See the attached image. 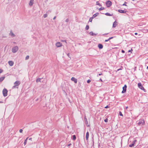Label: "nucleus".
<instances>
[{
  "label": "nucleus",
  "instance_id": "nucleus-7",
  "mask_svg": "<svg viewBox=\"0 0 148 148\" xmlns=\"http://www.w3.org/2000/svg\"><path fill=\"white\" fill-rule=\"evenodd\" d=\"M71 80L74 82L75 83H77V79L74 77H73L71 78Z\"/></svg>",
  "mask_w": 148,
  "mask_h": 148
},
{
  "label": "nucleus",
  "instance_id": "nucleus-51",
  "mask_svg": "<svg viewBox=\"0 0 148 148\" xmlns=\"http://www.w3.org/2000/svg\"><path fill=\"white\" fill-rule=\"evenodd\" d=\"M99 80H100V81H101V82H102V81H102V79H101V78H100V79H99Z\"/></svg>",
  "mask_w": 148,
  "mask_h": 148
},
{
  "label": "nucleus",
  "instance_id": "nucleus-53",
  "mask_svg": "<svg viewBox=\"0 0 148 148\" xmlns=\"http://www.w3.org/2000/svg\"><path fill=\"white\" fill-rule=\"evenodd\" d=\"M32 139V138H30L29 139V140H31Z\"/></svg>",
  "mask_w": 148,
  "mask_h": 148
},
{
  "label": "nucleus",
  "instance_id": "nucleus-58",
  "mask_svg": "<svg viewBox=\"0 0 148 148\" xmlns=\"http://www.w3.org/2000/svg\"><path fill=\"white\" fill-rule=\"evenodd\" d=\"M147 69H148V66L147 67Z\"/></svg>",
  "mask_w": 148,
  "mask_h": 148
},
{
  "label": "nucleus",
  "instance_id": "nucleus-17",
  "mask_svg": "<svg viewBox=\"0 0 148 148\" xmlns=\"http://www.w3.org/2000/svg\"><path fill=\"white\" fill-rule=\"evenodd\" d=\"M98 47L99 49H102L103 48V46L101 44H99L98 45Z\"/></svg>",
  "mask_w": 148,
  "mask_h": 148
},
{
  "label": "nucleus",
  "instance_id": "nucleus-3",
  "mask_svg": "<svg viewBox=\"0 0 148 148\" xmlns=\"http://www.w3.org/2000/svg\"><path fill=\"white\" fill-rule=\"evenodd\" d=\"M8 91L6 89L4 88L3 90V95L4 97H5L7 95Z\"/></svg>",
  "mask_w": 148,
  "mask_h": 148
},
{
  "label": "nucleus",
  "instance_id": "nucleus-27",
  "mask_svg": "<svg viewBox=\"0 0 148 148\" xmlns=\"http://www.w3.org/2000/svg\"><path fill=\"white\" fill-rule=\"evenodd\" d=\"M28 138H27L24 141V144L25 145L26 144V143H27V140Z\"/></svg>",
  "mask_w": 148,
  "mask_h": 148
},
{
  "label": "nucleus",
  "instance_id": "nucleus-38",
  "mask_svg": "<svg viewBox=\"0 0 148 148\" xmlns=\"http://www.w3.org/2000/svg\"><path fill=\"white\" fill-rule=\"evenodd\" d=\"M3 70L1 69H0V73H2L3 72Z\"/></svg>",
  "mask_w": 148,
  "mask_h": 148
},
{
  "label": "nucleus",
  "instance_id": "nucleus-32",
  "mask_svg": "<svg viewBox=\"0 0 148 148\" xmlns=\"http://www.w3.org/2000/svg\"><path fill=\"white\" fill-rule=\"evenodd\" d=\"M92 18H93L92 17L90 18L89 19V21L90 22H91L92 21Z\"/></svg>",
  "mask_w": 148,
  "mask_h": 148
},
{
  "label": "nucleus",
  "instance_id": "nucleus-25",
  "mask_svg": "<svg viewBox=\"0 0 148 148\" xmlns=\"http://www.w3.org/2000/svg\"><path fill=\"white\" fill-rule=\"evenodd\" d=\"M105 9L103 7H101L100 8L99 10V11H101V10H103Z\"/></svg>",
  "mask_w": 148,
  "mask_h": 148
},
{
  "label": "nucleus",
  "instance_id": "nucleus-33",
  "mask_svg": "<svg viewBox=\"0 0 148 148\" xmlns=\"http://www.w3.org/2000/svg\"><path fill=\"white\" fill-rule=\"evenodd\" d=\"M61 41L62 42H65L66 43H67V42H66V41L65 40H61Z\"/></svg>",
  "mask_w": 148,
  "mask_h": 148
},
{
  "label": "nucleus",
  "instance_id": "nucleus-21",
  "mask_svg": "<svg viewBox=\"0 0 148 148\" xmlns=\"http://www.w3.org/2000/svg\"><path fill=\"white\" fill-rule=\"evenodd\" d=\"M98 13H96L95 14H94L92 16V18H94L96 17L97 16L98 14Z\"/></svg>",
  "mask_w": 148,
  "mask_h": 148
},
{
  "label": "nucleus",
  "instance_id": "nucleus-55",
  "mask_svg": "<svg viewBox=\"0 0 148 148\" xmlns=\"http://www.w3.org/2000/svg\"><path fill=\"white\" fill-rule=\"evenodd\" d=\"M128 108V107L127 106V107H125V108H126V109H127V108Z\"/></svg>",
  "mask_w": 148,
  "mask_h": 148
},
{
  "label": "nucleus",
  "instance_id": "nucleus-12",
  "mask_svg": "<svg viewBox=\"0 0 148 148\" xmlns=\"http://www.w3.org/2000/svg\"><path fill=\"white\" fill-rule=\"evenodd\" d=\"M117 25V22L116 21H115L113 24V27H115Z\"/></svg>",
  "mask_w": 148,
  "mask_h": 148
},
{
  "label": "nucleus",
  "instance_id": "nucleus-18",
  "mask_svg": "<svg viewBox=\"0 0 148 148\" xmlns=\"http://www.w3.org/2000/svg\"><path fill=\"white\" fill-rule=\"evenodd\" d=\"M89 34L90 36H95L97 35V34L94 33L92 32H90L89 33Z\"/></svg>",
  "mask_w": 148,
  "mask_h": 148
},
{
  "label": "nucleus",
  "instance_id": "nucleus-52",
  "mask_svg": "<svg viewBox=\"0 0 148 148\" xmlns=\"http://www.w3.org/2000/svg\"><path fill=\"white\" fill-rule=\"evenodd\" d=\"M108 34V33L105 34H103V35H106Z\"/></svg>",
  "mask_w": 148,
  "mask_h": 148
},
{
  "label": "nucleus",
  "instance_id": "nucleus-19",
  "mask_svg": "<svg viewBox=\"0 0 148 148\" xmlns=\"http://www.w3.org/2000/svg\"><path fill=\"white\" fill-rule=\"evenodd\" d=\"M41 79L40 78H38L36 79V82H41Z\"/></svg>",
  "mask_w": 148,
  "mask_h": 148
},
{
  "label": "nucleus",
  "instance_id": "nucleus-23",
  "mask_svg": "<svg viewBox=\"0 0 148 148\" xmlns=\"http://www.w3.org/2000/svg\"><path fill=\"white\" fill-rule=\"evenodd\" d=\"M96 5H98L100 6H101V5L98 1L96 2Z\"/></svg>",
  "mask_w": 148,
  "mask_h": 148
},
{
  "label": "nucleus",
  "instance_id": "nucleus-37",
  "mask_svg": "<svg viewBox=\"0 0 148 148\" xmlns=\"http://www.w3.org/2000/svg\"><path fill=\"white\" fill-rule=\"evenodd\" d=\"M108 121V119H106L104 120V121L106 122H107Z\"/></svg>",
  "mask_w": 148,
  "mask_h": 148
},
{
  "label": "nucleus",
  "instance_id": "nucleus-41",
  "mask_svg": "<svg viewBox=\"0 0 148 148\" xmlns=\"http://www.w3.org/2000/svg\"><path fill=\"white\" fill-rule=\"evenodd\" d=\"M113 38V37H110L108 39L109 40H110L112 38Z\"/></svg>",
  "mask_w": 148,
  "mask_h": 148
},
{
  "label": "nucleus",
  "instance_id": "nucleus-15",
  "mask_svg": "<svg viewBox=\"0 0 148 148\" xmlns=\"http://www.w3.org/2000/svg\"><path fill=\"white\" fill-rule=\"evenodd\" d=\"M118 12L120 13H125L126 12V11L122 10H118Z\"/></svg>",
  "mask_w": 148,
  "mask_h": 148
},
{
  "label": "nucleus",
  "instance_id": "nucleus-54",
  "mask_svg": "<svg viewBox=\"0 0 148 148\" xmlns=\"http://www.w3.org/2000/svg\"><path fill=\"white\" fill-rule=\"evenodd\" d=\"M135 35H137V33H135Z\"/></svg>",
  "mask_w": 148,
  "mask_h": 148
},
{
  "label": "nucleus",
  "instance_id": "nucleus-35",
  "mask_svg": "<svg viewBox=\"0 0 148 148\" xmlns=\"http://www.w3.org/2000/svg\"><path fill=\"white\" fill-rule=\"evenodd\" d=\"M69 21V19L68 18L66 19L65 20V22H68Z\"/></svg>",
  "mask_w": 148,
  "mask_h": 148
},
{
  "label": "nucleus",
  "instance_id": "nucleus-8",
  "mask_svg": "<svg viewBox=\"0 0 148 148\" xmlns=\"http://www.w3.org/2000/svg\"><path fill=\"white\" fill-rule=\"evenodd\" d=\"M127 86L126 85H125L123 87V90L122 92V93H124L125 92L126 90Z\"/></svg>",
  "mask_w": 148,
  "mask_h": 148
},
{
  "label": "nucleus",
  "instance_id": "nucleus-34",
  "mask_svg": "<svg viewBox=\"0 0 148 148\" xmlns=\"http://www.w3.org/2000/svg\"><path fill=\"white\" fill-rule=\"evenodd\" d=\"M91 82V81L90 79H88L87 81V82L88 83H89L90 82Z\"/></svg>",
  "mask_w": 148,
  "mask_h": 148
},
{
  "label": "nucleus",
  "instance_id": "nucleus-47",
  "mask_svg": "<svg viewBox=\"0 0 148 148\" xmlns=\"http://www.w3.org/2000/svg\"><path fill=\"white\" fill-rule=\"evenodd\" d=\"M122 53H125V51L123 50H122Z\"/></svg>",
  "mask_w": 148,
  "mask_h": 148
},
{
  "label": "nucleus",
  "instance_id": "nucleus-30",
  "mask_svg": "<svg viewBox=\"0 0 148 148\" xmlns=\"http://www.w3.org/2000/svg\"><path fill=\"white\" fill-rule=\"evenodd\" d=\"M29 56H27L25 57V60H28L29 58Z\"/></svg>",
  "mask_w": 148,
  "mask_h": 148
},
{
  "label": "nucleus",
  "instance_id": "nucleus-40",
  "mask_svg": "<svg viewBox=\"0 0 148 148\" xmlns=\"http://www.w3.org/2000/svg\"><path fill=\"white\" fill-rule=\"evenodd\" d=\"M16 86L15 85L13 87H12V88H15L16 87Z\"/></svg>",
  "mask_w": 148,
  "mask_h": 148
},
{
  "label": "nucleus",
  "instance_id": "nucleus-42",
  "mask_svg": "<svg viewBox=\"0 0 148 148\" xmlns=\"http://www.w3.org/2000/svg\"><path fill=\"white\" fill-rule=\"evenodd\" d=\"M102 75V73H99V74L97 76V77H98V75Z\"/></svg>",
  "mask_w": 148,
  "mask_h": 148
},
{
  "label": "nucleus",
  "instance_id": "nucleus-4",
  "mask_svg": "<svg viewBox=\"0 0 148 148\" xmlns=\"http://www.w3.org/2000/svg\"><path fill=\"white\" fill-rule=\"evenodd\" d=\"M106 4L108 7H109L111 5L112 3L110 1H108L106 2Z\"/></svg>",
  "mask_w": 148,
  "mask_h": 148
},
{
  "label": "nucleus",
  "instance_id": "nucleus-45",
  "mask_svg": "<svg viewBox=\"0 0 148 148\" xmlns=\"http://www.w3.org/2000/svg\"><path fill=\"white\" fill-rule=\"evenodd\" d=\"M109 39H108V40H105V42H107L108 41H109Z\"/></svg>",
  "mask_w": 148,
  "mask_h": 148
},
{
  "label": "nucleus",
  "instance_id": "nucleus-14",
  "mask_svg": "<svg viewBox=\"0 0 148 148\" xmlns=\"http://www.w3.org/2000/svg\"><path fill=\"white\" fill-rule=\"evenodd\" d=\"M8 63L11 66H12L13 65L14 62L12 61H8Z\"/></svg>",
  "mask_w": 148,
  "mask_h": 148
},
{
  "label": "nucleus",
  "instance_id": "nucleus-6",
  "mask_svg": "<svg viewBox=\"0 0 148 148\" xmlns=\"http://www.w3.org/2000/svg\"><path fill=\"white\" fill-rule=\"evenodd\" d=\"M138 87L141 90H144V88L140 83H139L138 84Z\"/></svg>",
  "mask_w": 148,
  "mask_h": 148
},
{
  "label": "nucleus",
  "instance_id": "nucleus-48",
  "mask_svg": "<svg viewBox=\"0 0 148 148\" xmlns=\"http://www.w3.org/2000/svg\"><path fill=\"white\" fill-rule=\"evenodd\" d=\"M56 18V16H54V17H53V20H55V19Z\"/></svg>",
  "mask_w": 148,
  "mask_h": 148
},
{
  "label": "nucleus",
  "instance_id": "nucleus-50",
  "mask_svg": "<svg viewBox=\"0 0 148 148\" xmlns=\"http://www.w3.org/2000/svg\"><path fill=\"white\" fill-rule=\"evenodd\" d=\"M67 55L68 56V57H69V53H68L67 54Z\"/></svg>",
  "mask_w": 148,
  "mask_h": 148
},
{
  "label": "nucleus",
  "instance_id": "nucleus-44",
  "mask_svg": "<svg viewBox=\"0 0 148 148\" xmlns=\"http://www.w3.org/2000/svg\"><path fill=\"white\" fill-rule=\"evenodd\" d=\"M132 50L131 49V50H129L128 51V52H131V51H132Z\"/></svg>",
  "mask_w": 148,
  "mask_h": 148
},
{
  "label": "nucleus",
  "instance_id": "nucleus-9",
  "mask_svg": "<svg viewBox=\"0 0 148 148\" xmlns=\"http://www.w3.org/2000/svg\"><path fill=\"white\" fill-rule=\"evenodd\" d=\"M136 142V140H134L133 142V143L129 145V146L130 147H132L134 146V144Z\"/></svg>",
  "mask_w": 148,
  "mask_h": 148
},
{
  "label": "nucleus",
  "instance_id": "nucleus-1",
  "mask_svg": "<svg viewBox=\"0 0 148 148\" xmlns=\"http://www.w3.org/2000/svg\"><path fill=\"white\" fill-rule=\"evenodd\" d=\"M18 47L17 46H15L13 47L12 49V51L13 53H15L18 50Z\"/></svg>",
  "mask_w": 148,
  "mask_h": 148
},
{
  "label": "nucleus",
  "instance_id": "nucleus-29",
  "mask_svg": "<svg viewBox=\"0 0 148 148\" xmlns=\"http://www.w3.org/2000/svg\"><path fill=\"white\" fill-rule=\"evenodd\" d=\"M89 28V26L88 25H87L85 29L86 30H88Z\"/></svg>",
  "mask_w": 148,
  "mask_h": 148
},
{
  "label": "nucleus",
  "instance_id": "nucleus-20",
  "mask_svg": "<svg viewBox=\"0 0 148 148\" xmlns=\"http://www.w3.org/2000/svg\"><path fill=\"white\" fill-rule=\"evenodd\" d=\"M5 78V77H2L0 78V82L2 81Z\"/></svg>",
  "mask_w": 148,
  "mask_h": 148
},
{
  "label": "nucleus",
  "instance_id": "nucleus-22",
  "mask_svg": "<svg viewBox=\"0 0 148 148\" xmlns=\"http://www.w3.org/2000/svg\"><path fill=\"white\" fill-rule=\"evenodd\" d=\"M85 122L87 126H88V127L89 126V125L88 124V122L87 120L86 119V120L85 121Z\"/></svg>",
  "mask_w": 148,
  "mask_h": 148
},
{
  "label": "nucleus",
  "instance_id": "nucleus-36",
  "mask_svg": "<svg viewBox=\"0 0 148 148\" xmlns=\"http://www.w3.org/2000/svg\"><path fill=\"white\" fill-rule=\"evenodd\" d=\"M22 132H23V130L21 129L20 130H19V132L20 133H22Z\"/></svg>",
  "mask_w": 148,
  "mask_h": 148
},
{
  "label": "nucleus",
  "instance_id": "nucleus-24",
  "mask_svg": "<svg viewBox=\"0 0 148 148\" xmlns=\"http://www.w3.org/2000/svg\"><path fill=\"white\" fill-rule=\"evenodd\" d=\"M76 139V137L75 135H73V140H75Z\"/></svg>",
  "mask_w": 148,
  "mask_h": 148
},
{
  "label": "nucleus",
  "instance_id": "nucleus-46",
  "mask_svg": "<svg viewBox=\"0 0 148 148\" xmlns=\"http://www.w3.org/2000/svg\"><path fill=\"white\" fill-rule=\"evenodd\" d=\"M101 85H101V84H100L99 86H97V87H101Z\"/></svg>",
  "mask_w": 148,
  "mask_h": 148
},
{
  "label": "nucleus",
  "instance_id": "nucleus-16",
  "mask_svg": "<svg viewBox=\"0 0 148 148\" xmlns=\"http://www.w3.org/2000/svg\"><path fill=\"white\" fill-rule=\"evenodd\" d=\"M89 136V133L88 132H87L86 134V140H88Z\"/></svg>",
  "mask_w": 148,
  "mask_h": 148
},
{
  "label": "nucleus",
  "instance_id": "nucleus-13",
  "mask_svg": "<svg viewBox=\"0 0 148 148\" xmlns=\"http://www.w3.org/2000/svg\"><path fill=\"white\" fill-rule=\"evenodd\" d=\"M34 0H30L29 3V5L30 6L32 5L34 3Z\"/></svg>",
  "mask_w": 148,
  "mask_h": 148
},
{
  "label": "nucleus",
  "instance_id": "nucleus-39",
  "mask_svg": "<svg viewBox=\"0 0 148 148\" xmlns=\"http://www.w3.org/2000/svg\"><path fill=\"white\" fill-rule=\"evenodd\" d=\"M126 2H125L124 3L123 5L127 6V5L126 4Z\"/></svg>",
  "mask_w": 148,
  "mask_h": 148
},
{
  "label": "nucleus",
  "instance_id": "nucleus-57",
  "mask_svg": "<svg viewBox=\"0 0 148 148\" xmlns=\"http://www.w3.org/2000/svg\"><path fill=\"white\" fill-rule=\"evenodd\" d=\"M2 103V102L1 101H0V103Z\"/></svg>",
  "mask_w": 148,
  "mask_h": 148
},
{
  "label": "nucleus",
  "instance_id": "nucleus-2",
  "mask_svg": "<svg viewBox=\"0 0 148 148\" xmlns=\"http://www.w3.org/2000/svg\"><path fill=\"white\" fill-rule=\"evenodd\" d=\"M145 124V121L143 120H140L138 123V125H144Z\"/></svg>",
  "mask_w": 148,
  "mask_h": 148
},
{
  "label": "nucleus",
  "instance_id": "nucleus-11",
  "mask_svg": "<svg viewBox=\"0 0 148 148\" xmlns=\"http://www.w3.org/2000/svg\"><path fill=\"white\" fill-rule=\"evenodd\" d=\"M9 35L12 38L14 37L15 36V34L11 31L10 32V33H9Z\"/></svg>",
  "mask_w": 148,
  "mask_h": 148
},
{
  "label": "nucleus",
  "instance_id": "nucleus-10",
  "mask_svg": "<svg viewBox=\"0 0 148 148\" xmlns=\"http://www.w3.org/2000/svg\"><path fill=\"white\" fill-rule=\"evenodd\" d=\"M20 84V82L19 81H16L14 83V84L16 86H18V85H19Z\"/></svg>",
  "mask_w": 148,
  "mask_h": 148
},
{
  "label": "nucleus",
  "instance_id": "nucleus-28",
  "mask_svg": "<svg viewBox=\"0 0 148 148\" xmlns=\"http://www.w3.org/2000/svg\"><path fill=\"white\" fill-rule=\"evenodd\" d=\"M105 14L106 15L108 16H111L112 15L108 13H106Z\"/></svg>",
  "mask_w": 148,
  "mask_h": 148
},
{
  "label": "nucleus",
  "instance_id": "nucleus-49",
  "mask_svg": "<svg viewBox=\"0 0 148 148\" xmlns=\"http://www.w3.org/2000/svg\"><path fill=\"white\" fill-rule=\"evenodd\" d=\"M71 145V143H70V144H69L68 145V146H69L70 145Z\"/></svg>",
  "mask_w": 148,
  "mask_h": 148
},
{
  "label": "nucleus",
  "instance_id": "nucleus-26",
  "mask_svg": "<svg viewBox=\"0 0 148 148\" xmlns=\"http://www.w3.org/2000/svg\"><path fill=\"white\" fill-rule=\"evenodd\" d=\"M43 16L44 18H46L47 16V14H44L43 15Z\"/></svg>",
  "mask_w": 148,
  "mask_h": 148
},
{
  "label": "nucleus",
  "instance_id": "nucleus-5",
  "mask_svg": "<svg viewBox=\"0 0 148 148\" xmlns=\"http://www.w3.org/2000/svg\"><path fill=\"white\" fill-rule=\"evenodd\" d=\"M62 44L60 42H58L56 43V46L57 47H59L62 46Z\"/></svg>",
  "mask_w": 148,
  "mask_h": 148
},
{
  "label": "nucleus",
  "instance_id": "nucleus-31",
  "mask_svg": "<svg viewBox=\"0 0 148 148\" xmlns=\"http://www.w3.org/2000/svg\"><path fill=\"white\" fill-rule=\"evenodd\" d=\"M119 115L121 116H123V115L122 114L121 112H119Z\"/></svg>",
  "mask_w": 148,
  "mask_h": 148
},
{
  "label": "nucleus",
  "instance_id": "nucleus-56",
  "mask_svg": "<svg viewBox=\"0 0 148 148\" xmlns=\"http://www.w3.org/2000/svg\"><path fill=\"white\" fill-rule=\"evenodd\" d=\"M121 70V69H118V70H117V71H119V70Z\"/></svg>",
  "mask_w": 148,
  "mask_h": 148
},
{
  "label": "nucleus",
  "instance_id": "nucleus-43",
  "mask_svg": "<svg viewBox=\"0 0 148 148\" xmlns=\"http://www.w3.org/2000/svg\"><path fill=\"white\" fill-rule=\"evenodd\" d=\"M109 108V106H107L106 107H105V108Z\"/></svg>",
  "mask_w": 148,
  "mask_h": 148
}]
</instances>
